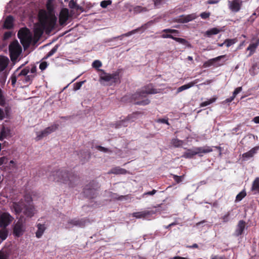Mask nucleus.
Listing matches in <instances>:
<instances>
[{
	"mask_svg": "<svg viewBox=\"0 0 259 259\" xmlns=\"http://www.w3.org/2000/svg\"><path fill=\"white\" fill-rule=\"evenodd\" d=\"M259 45V40L255 43L250 44L247 48V50L250 51L249 56H251L255 52L256 49Z\"/></svg>",
	"mask_w": 259,
	"mask_h": 259,
	"instance_id": "nucleus-32",
	"label": "nucleus"
},
{
	"mask_svg": "<svg viewBox=\"0 0 259 259\" xmlns=\"http://www.w3.org/2000/svg\"><path fill=\"white\" fill-rule=\"evenodd\" d=\"M156 122H158V123H165L167 125H169V123L168 121V119L159 118L157 120Z\"/></svg>",
	"mask_w": 259,
	"mask_h": 259,
	"instance_id": "nucleus-55",
	"label": "nucleus"
},
{
	"mask_svg": "<svg viewBox=\"0 0 259 259\" xmlns=\"http://www.w3.org/2000/svg\"><path fill=\"white\" fill-rule=\"evenodd\" d=\"M184 176H178L177 175H172V177L174 180L177 182V183H180L183 181Z\"/></svg>",
	"mask_w": 259,
	"mask_h": 259,
	"instance_id": "nucleus-48",
	"label": "nucleus"
},
{
	"mask_svg": "<svg viewBox=\"0 0 259 259\" xmlns=\"http://www.w3.org/2000/svg\"><path fill=\"white\" fill-rule=\"evenodd\" d=\"M245 227V222L243 220H240L239 221L237 226V228L235 231V235L239 236L242 235Z\"/></svg>",
	"mask_w": 259,
	"mask_h": 259,
	"instance_id": "nucleus-23",
	"label": "nucleus"
},
{
	"mask_svg": "<svg viewBox=\"0 0 259 259\" xmlns=\"http://www.w3.org/2000/svg\"><path fill=\"white\" fill-rule=\"evenodd\" d=\"M219 2V0H208L207 1V3L208 4H215Z\"/></svg>",
	"mask_w": 259,
	"mask_h": 259,
	"instance_id": "nucleus-63",
	"label": "nucleus"
},
{
	"mask_svg": "<svg viewBox=\"0 0 259 259\" xmlns=\"http://www.w3.org/2000/svg\"><path fill=\"white\" fill-rule=\"evenodd\" d=\"M9 63V59L5 57L0 58V72L3 71L7 67Z\"/></svg>",
	"mask_w": 259,
	"mask_h": 259,
	"instance_id": "nucleus-31",
	"label": "nucleus"
},
{
	"mask_svg": "<svg viewBox=\"0 0 259 259\" xmlns=\"http://www.w3.org/2000/svg\"><path fill=\"white\" fill-rule=\"evenodd\" d=\"M140 91L142 92V93L145 95L146 97L148 94H155L158 93L157 90L154 89L152 84H149L144 87Z\"/></svg>",
	"mask_w": 259,
	"mask_h": 259,
	"instance_id": "nucleus-18",
	"label": "nucleus"
},
{
	"mask_svg": "<svg viewBox=\"0 0 259 259\" xmlns=\"http://www.w3.org/2000/svg\"><path fill=\"white\" fill-rule=\"evenodd\" d=\"M252 121L255 123H259V116L254 117Z\"/></svg>",
	"mask_w": 259,
	"mask_h": 259,
	"instance_id": "nucleus-64",
	"label": "nucleus"
},
{
	"mask_svg": "<svg viewBox=\"0 0 259 259\" xmlns=\"http://www.w3.org/2000/svg\"><path fill=\"white\" fill-rule=\"evenodd\" d=\"M6 98L3 91L0 88V106L5 107L6 105Z\"/></svg>",
	"mask_w": 259,
	"mask_h": 259,
	"instance_id": "nucleus-35",
	"label": "nucleus"
},
{
	"mask_svg": "<svg viewBox=\"0 0 259 259\" xmlns=\"http://www.w3.org/2000/svg\"><path fill=\"white\" fill-rule=\"evenodd\" d=\"M80 161L82 163L87 162L91 157V152L89 150H81L78 154Z\"/></svg>",
	"mask_w": 259,
	"mask_h": 259,
	"instance_id": "nucleus-22",
	"label": "nucleus"
},
{
	"mask_svg": "<svg viewBox=\"0 0 259 259\" xmlns=\"http://www.w3.org/2000/svg\"><path fill=\"white\" fill-rule=\"evenodd\" d=\"M225 57V55L219 56L217 57L210 59L207 61H205L203 64V67L204 68L209 67L214 65L215 63L220 61L221 59Z\"/></svg>",
	"mask_w": 259,
	"mask_h": 259,
	"instance_id": "nucleus-21",
	"label": "nucleus"
},
{
	"mask_svg": "<svg viewBox=\"0 0 259 259\" xmlns=\"http://www.w3.org/2000/svg\"><path fill=\"white\" fill-rule=\"evenodd\" d=\"M13 206L17 214L23 212L25 215L30 218L34 215L33 206L30 204H26L24 201H20L18 202H14Z\"/></svg>",
	"mask_w": 259,
	"mask_h": 259,
	"instance_id": "nucleus-4",
	"label": "nucleus"
},
{
	"mask_svg": "<svg viewBox=\"0 0 259 259\" xmlns=\"http://www.w3.org/2000/svg\"><path fill=\"white\" fill-rule=\"evenodd\" d=\"M12 36V32L10 31L5 32L3 35V39L4 40H7Z\"/></svg>",
	"mask_w": 259,
	"mask_h": 259,
	"instance_id": "nucleus-49",
	"label": "nucleus"
},
{
	"mask_svg": "<svg viewBox=\"0 0 259 259\" xmlns=\"http://www.w3.org/2000/svg\"><path fill=\"white\" fill-rule=\"evenodd\" d=\"M236 42V40L235 39H226L224 44H225L227 47H229L231 45L234 44Z\"/></svg>",
	"mask_w": 259,
	"mask_h": 259,
	"instance_id": "nucleus-45",
	"label": "nucleus"
},
{
	"mask_svg": "<svg viewBox=\"0 0 259 259\" xmlns=\"http://www.w3.org/2000/svg\"><path fill=\"white\" fill-rule=\"evenodd\" d=\"M29 30L27 28L25 27L21 28L18 32V37L19 38L20 40H22V39H24L26 37H29Z\"/></svg>",
	"mask_w": 259,
	"mask_h": 259,
	"instance_id": "nucleus-27",
	"label": "nucleus"
},
{
	"mask_svg": "<svg viewBox=\"0 0 259 259\" xmlns=\"http://www.w3.org/2000/svg\"><path fill=\"white\" fill-rule=\"evenodd\" d=\"M14 19L11 15L8 16L4 22L3 27L5 29H11L14 27Z\"/></svg>",
	"mask_w": 259,
	"mask_h": 259,
	"instance_id": "nucleus-17",
	"label": "nucleus"
},
{
	"mask_svg": "<svg viewBox=\"0 0 259 259\" xmlns=\"http://www.w3.org/2000/svg\"><path fill=\"white\" fill-rule=\"evenodd\" d=\"M29 72V71L27 72L26 75H22L20 79H19V80L22 81L24 83H29L30 84L34 77V75H28Z\"/></svg>",
	"mask_w": 259,
	"mask_h": 259,
	"instance_id": "nucleus-28",
	"label": "nucleus"
},
{
	"mask_svg": "<svg viewBox=\"0 0 259 259\" xmlns=\"http://www.w3.org/2000/svg\"><path fill=\"white\" fill-rule=\"evenodd\" d=\"M142 28V27H139L137 29H135L134 30H133L131 31H129L126 33H124V34H122L121 36H120V37H123V36H129L133 34H135L136 33V32H139L141 29V28ZM118 37H119V36H118Z\"/></svg>",
	"mask_w": 259,
	"mask_h": 259,
	"instance_id": "nucleus-41",
	"label": "nucleus"
},
{
	"mask_svg": "<svg viewBox=\"0 0 259 259\" xmlns=\"http://www.w3.org/2000/svg\"><path fill=\"white\" fill-rule=\"evenodd\" d=\"M77 4L73 0H71L69 3V7L71 9L75 8Z\"/></svg>",
	"mask_w": 259,
	"mask_h": 259,
	"instance_id": "nucleus-58",
	"label": "nucleus"
},
{
	"mask_svg": "<svg viewBox=\"0 0 259 259\" xmlns=\"http://www.w3.org/2000/svg\"><path fill=\"white\" fill-rule=\"evenodd\" d=\"M131 102L138 105L145 106L148 105L150 101L144 94L140 90L133 94L131 97Z\"/></svg>",
	"mask_w": 259,
	"mask_h": 259,
	"instance_id": "nucleus-8",
	"label": "nucleus"
},
{
	"mask_svg": "<svg viewBox=\"0 0 259 259\" xmlns=\"http://www.w3.org/2000/svg\"><path fill=\"white\" fill-rule=\"evenodd\" d=\"M128 173V171L124 168H121L119 166H116L112 168L109 172L108 174H112L115 175H125Z\"/></svg>",
	"mask_w": 259,
	"mask_h": 259,
	"instance_id": "nucleus-26",
	"label": "nucleus"
},
{
	"mask_svg": "<svg viewBox=\"0 0 259 259\" xmlns=\"http://www.w3.org/2000/svg\"><path fill=\"white\" fill-rule=\"evenodd\" d=\"M113 195H114V196H113V198H115L119 200H122L124 198H125V197L127 196L121 195V196H119L118 197H117L116 196H117V195L116 194H113Z\"/></svg>",
	"mask_w": 259,
	"mask_h": 259,
	"instance_id": "nucleus-60",
	"label": "nucleus"
},
{
	"mask_svg": "<svg viewBox=\"0 0 259 259\" xmlns=\"http://www.w3.org/2000/svg\"><path fill=\"white\" fill-rule=\"evenodd\" d=\"M230 215V212H228L225 215L221 218L224 223H226L229 221Z\"/></svg>",
	"mask_w": 259,
	"mask_h": 259,
	"instance_id": "nucleus-51",
	"label": "nucleus"
},
{
	"mask_svg": "<svg viewBox=\"0 0 259 259\" xmlns=\"http://www.w3.org/2000/svg\"><path fill=\"white\" fill-rule=\"evenodd\" d=\"M59 47V45H56L52 50L47 54L46 58L50 57L52 55H53L55 53H56Z\"/></svg>",
	"mask_w": 259,
	"mask_h": 259,
	"instance_id": "nucleus-40",
	"label": "nucleus"
},
{
	"mask_svg": "<svg viewBox=\"0 0 259 259\" xmlns=\"http://www.w3.org/2000/svg\"><path fill=\"white\" fill-rule=\"evenodd\" d=\"M13 220V217L9 213L0 210V228H6Z\"/></svg>",
	"mask_w": 259,
	"mask_h": 259,
	"instance_id": "nucleus-11",
	"label": "nucleus"
},
{
	"mask_svg": "<svg viewBox=\"0 0 259 259\" xmlns=\"http://www.w3.org/2000/svg\"><path fill=\"white\" fill-rule=\"evenodd\" d=\"M258 147H255L250 150L249 151L244 153L242 154V158L244 160H247L253 156V155L256 153L258 150Z\"/></svg>",
	"mask_w": 259,
	"mask_h": 259,
	"instance_id": "nucleus-25",
	"label": "nucleus"
},
{
	"mask_svg": "<svg viewBox=\"0 0 259 259\" xmlns=\"http://www.w3.org/2000/svg\"><path fill=\"white\" fill-rule=\"evenodd\" d=\"M99 184L95 181H92L87 185L84 188V195L89 199L95 198L99 194Z\"/></svg>",
	"mask_w": 259,
	"mask_h": 259,
	"instance_id": "nucleus-6",
	"label": "nucleus"
},
{
	"mask_svg": "<svg viewBox=\"0 0 259 259\" xmlns=\"http://www.w3.org/2000/svg\"><path fill=\"white\" fill-rule=\"evenodd\" d=\"M29 71V68L27 67L20 71V68H18L11 76L12 85L15 87L17 79H20L22 75H26Z\"/></svg>",
	"mask_w": 259,
	"mask_h": 259,
	"instance_id": "nucleus-13",
	"label": "nucleus"
},
{
	"mask_svg": "<svg viewBox=\"0 0 259 259\" xmlns=\"http://www.w3.org/2000/svg\"><path fill=\"white\" fill-rule=\"evenodd\" d=\"M246 196V191L243 190L238 194L236 197L235 202H239L242 200Z\"/></svg>",
	"mask_w": 259,
	"mask_h": 259,
	"instance_id": "nucleus-34",
	"label": "nucleus"
},
{
	"mask_svg": "<svg viewBox=\"0 0 259 259\" xmlns=\"http://www.w3.org/2000/svg\"><path fill=\"white\" fill-rule=\"evenodd\" d=\"M37 230L36 232V237L38 238H40L44 234L46 227L44 224H38L37 225Z\"/></svg>",
	"mask_w": 259,
	"mask_h": 259,
	"instance_id": "nucleus-30",
	"label": "nucleus"
},
{
	"mask_svg": "<svg viewBox=\"0 0 259 259\" xmlns=\"http://www.w3.org/2000/svg\"><path fill=\"white\" fill-rule=\"evenodd\" d=\"M152 214V212L149 210H144L135 212L132 213V216L137 219L145 218Z\"/></svg>",
	"mask_w": 259,
	"mask_h": 259,
	"instance_id": "nucleus-24",
	"label": "nucleus"
},
{
	"mask_svg": "<svg viewBox=\"0 0 259 259\" xmlns=\"http://www.w3.org/2000/svg\"><path fill=\"white\" fill-rule=\"evenodd\" d=\"M48 65V64L47 62L44 61V62H41L40 64L39 67V69L42 71L46 69Z\"/></svg>",
	"mask_w": 259,
	"mask_h": 259,
	"instance_id": "nucleus-54",
	"label": "nucleus"
},
{
	"mask_svg": "<svg viewBox=\"0 0 259 259\" xmlns=\"http://www.w3.org/2000/svg\"><path fill=\"white\" fill-rule=\"evenodd\" d=\"M100 81H103L107 85L111 86L120 83L119 72L115 71L112 74L107 73L104 70L99 69Z\"/></svg>",
	"mask_w": 259,
	"mask_h": 259,
	"instance_id": "nucleus-3",
	"label": "nucleus"
},
{
	"mask_svg": "<svg viewBox=\"0 0 259 259\" xmlns=\"http://www.w3.org/2000/svg\"><path fill=\"white\" fill-rule=\"evenodd\" d=\"M156 190L153 189L151 191H148V192L144 193L143 194L142 196H143V197H144L145 195H153L154 194H155L156 193Z\"/></svg>",
	"mask_w": 259,
	"mask_h": 259,
	"instance_id": "nucleus-59",
	"label": "nucleus"
},
{
	"mask_svg": "<svg viewBox=\"0 0 259 259\" xmlns=\"http://www.w3.org/2000/svg\"><path fill=\"white\" fill-rule=\"evenodd\" d=\"M212 151V149L209 146L195 147L193 149H188L184 153L183 157L190 159L197 154H198L199 156H202L201 153H207Z\"/></svg>",
	"mask_w": 259,
	"mask_h": 259,
	"instance_id": "nucleus-7",
	"label": "nucleus"
},
{
	"mask_svg": "<svg viewBox=\"0 0 259 259\" xmlns=\"http://www.w3.org/2000/svg\"><path fill=\"white\" fill-rule=\"evenodd\" d=\"M210 259H227L224 255H219L212 254L210 256Z\"/></svg>",
	"mask_w": 259,
	"mask_h": 259,
	"instance_id": "nucleus-52",
	"label": "nucleus"
},
{
	"mask_svg": "<svg viewBox=\"0 0 259 259\" xmlns=\"http://www.w3.org/2000/svg\"><path fill=\"white\" fill-rule=\"evenodd\" d=\"M9 50L12 60H16L22 52V48L17 40L12 41L9 45Z\"/></svg>",
	"mask_w": 259,
	"mask_h": 259,
	"instance_id": "nucleus-9",
	"label": "nucleus"
},
{
	"mask_svg": "<svg viewBox=\"0 0 259 259\" xmlns=\"http://www.w3.org/2000/svg\"><path fill=\"white\" fill-rule=\"evenodd\" d=\"M38 18L39 23L36 24L34 32L39 35H41L45 30L48 32H51L54 29L57 21V18L54 15L48 14L46 10L42 9L39 10Z\"/></svg>",
	"mask_w": 259,
	"mask_h": 259,
	"instance_id": "nucleus-2",
	"label": "nucleus"
},
{
	"mask_svg": "<svg viewBox=\"0 0 259 259\" xmlns=\"http://www.w3.org/2000/svg\"><path fill=\"white\" fill-rule=\"evenodd\" d=\"M5 117L4 111L0 108V120H3Z\"/></svg>",
	"mask_w": 259,
	"mask_h": 259,
	"instance_id": "nucleus-62",
	"label": "nucleus"
},
{
	"mask_svg": "<svg viewBox=\"0 0 259 259\" xmlns=\"http://www.w3.org/2000/svg\"><path fill=\"white\" fill-rule=\"evenodd\" d=\"M162 32L164 33L161 35L162 38H171L177 42L186 46L189 48H191L192 47L191 44L186 39L182 38L176 37L172 35V34H178L179 33L178 30L168 28L163 29Z\"/></svg>",
	"mask_w": 259,
	"mask_h": 259,
	"instance_id": "nucleus-5",
	"label": "nucleus"
},
{
	"mask_svg": "<svg viewBox=\"0 0 259 259\" xmlns=\"http://www.w3.org/2000/svg\"><path fill=\"white\" fill-rule=\"evenodd\" d=\"M87 220L85 219H69L65 225V228L70 229L73 227L83 228L85 226Z\"/></svg>",
	"mask_w": 259,
	"mask_h": 259,
	"instance_id": "nucleus-10",
	"label": "nucleus"
},
{
	"mask_svg": "<svg viewBox=\"0 0 259 259\" xmlns=\"http://www.w3.org/2000/svg\"><path fill=\"white\" fill-rule=\"evenodd\" d=\"M20 42L24 47H27L30 45V38H29V37H27L26 38L22 39V40H20Z\"/></svg>",
	"mask_w": 259,
	"mask_h": 259,
	"instance_id": "nucleus-44",
	"label": "nucleus"
},
{
	"mask_svg": "<svg viewBox=\"0 0 259 259\" xmlns=\"http://www.w3.org/2000/svg\"><path fill=\"white\" fill-rule=\"evenodd\" d=\"M25 231L24 226L21 219H19L14 226L13 234L17 237L22 236Z\"/></svg>",
	"mask_w": 259,
	"mask_h": 259,
	"instance_id": "nucleus-14",
	"label": "nucleus"
},
{
	"mask_svg": "<svg viewBox=\"0 0 259 259\" xmlns=\"http://www.w3.org/2000/svg\"><path fill=\"white\" fill-rule=\"evenodd\" d=\"M49 179L55 182L67 185L71 188L74 187L79 182L78 176L65 168L53 170L49 176Z\"/></svg>",
	"mask_w": 259,
	"mask_h": 259,
	"instance_id": "nucleus-1",
	"label": "nucleus"
},
{
	"mask_svg": "<svg viewBox=\"0 0 259 259\" xmlns=\"http://www.w3.org/2000/svg\"><path fill=\"white\" fill-rule=\"evenodd\" d=\"M69 18V11L66 8H64L61 10L59 16V22L60 25L65 24L66 22Z\"/></svg>",
	"mask_w": 259,
	"mask_h": 259,
	"instance_id": "nucleus-16",
	"label": "nucleus"
},
{
	"mask_svg": "<svg viewBox=\"0 0 259 259\" xmlns=\"http://www.w3.org/2000/svg\"><path fill=\"white\" fill-rule=\"evenodd\" d=\"M252 190L257 191L259 192V178H256L253 182Z\"/></svg>",
	"mask_w": 259,
	"mask_h": 259,
	"instance_id": "nucleus-36",
	"label": "nucleus"
},
{
	"mask_svg": "<svg viewBox=\"0 0 259 259\" xmlns=\"http://www.w3.org/2000/svg\"><path fill=\"white\" fill-rule=\"evenodd\" d=\"M228 7L234 13L238 12L241 9L243 2L242 0L228 1Z\"/></svg>",
	"mask_w": 259,
	"mask_h": 259,
	"instance_id": "nucleus-15",
	"label": "nucleus"
},
{
	"mask_svg": "<svg viewBox=\"0 0 259 259\" xmlns=\"http://www.w3.org/2000/svg\"><path fill=\"white\" fill-rule=\"evenodd\" d=\"M58 124H53V125L49 126L43 131L38 132L37 133V137L36 138V140L37 141L40 140L42 139L44 137L47 136L50 134L56 131L59 127Z\"/></svg>",
	"mask_w": 259,
	"mask_h": 259,
	"instance_id": "nucleus-12",
	"label": "nucleus"
},
{
	"mask_svg": "<svg viewBox=\"0 0 259 259\" xmlns=\"http://www.w3.org/2000/svg\"><path fill=\"white\" fill-rule=\"evenodd\" d=\"M10 133V130L3 126L0 131V141H3L5 138H7Z\"/></svg>",
	"mask_w": 259,
	"mask_h": 259,
	"instance_id": "nucleus-29",
	"label": "nucleus"
},
{
	"mask_svg": "<svg viewBox=\"0 0 259 259\" xmlns=\"http://www.w3.org/2000/svg\"><path fill=\"white\" fill-rule=\"evenodd\" d=\"M139 112H135L133 113L131 115H129L128 116L126 117V118L122 120L119 121L116 127H119L120 126H127V125L126 124V123L128 121H133L134 120L133 119L134 117H135V115L139 114Z\"/></svg>",
	"mask_w": 259,
	"mask_h": 259,
	"instance_id": "nucleus-19",
	"label": "nucleus"
},
{
	"mask_svg": "<svg viewBox=\"0 0 259 259\" xmlns=\"http://www.w3.org/2000/svg\"><path fill=\"white\" fill-rule=\"evenodd\" d=\"M92 65L93 68L97 69L99 71V68L102 66V63L100 60H96L93 62Z\"/></svg>",
	"mask_w": 259,
	"mask_h": 259,
	"instance_id": "nucleus-43",
	"label": "nucleus"
},
{
	"mask_svg": "<svg viewBox=\"0 0 259 259\" xmlns=\"http://www.w3.org/2000/svg\"><path fill=\"white\" fill-rule=\"evenodd\" d=\"M193 87V83H191V82H189L187 84H184L183 85H182L180 87H179L178 89V92L179 93V92H181L185 90H187V89H188L189 88H190L191 87Z\"/></svg>",
	"mask_w": 259,
	"mask_h": 259,
	"instance_id": "nucleus-38",
	"label": "nucleus"
},
{
	"mask_svg": "<svg viewBox=\"0 0 259 259\" xmlns=\"http://www.w3.org/2000/svg\"><path fill=\"white\" fill-rule=\"evenodd\" d=\"M133 11L134 13L138 14L142 12H146L147 9L146 8H144L140 6H137L134 8Z\"/></svg>",
	"mask_w": 259,
	"mask_h": 259,
	"instance_id": "nucleus-39",
	"label": "nucleus"
},
{
	"mask_svg": "<svg viewBox=\"0 0 259 259\" xmlns=\"http://www.w3.org/2000/svg\"><path fill=\"white\" fill-rule=\"evenodd\" d=\"M183 141L182 140H179L178 139H174L171 141V144L175 147H180L183 144Z\"/></svg>",
	"mask_w": 259,
	"mask_h": 259,
	"instance_id": "nucleus-37",
	"label": "nucleus"
},
{
	"mask_svg": "<svg viewBox=\"0 0 259 259\" xmlns=\"http://www.w3.org/2000/svg\"><path fill=\"white\" fill-rule=\"evenodd\" d=\"M112 1L110 0L103 1L100 3V6L103 8H106L108 6L111 5Z\"/></svg>",
	"mask_w": 259,
	"mask_h": 259,
	"instance_id": "nucleus-47",
	"label": "nucleus"
},
{
	"mask_svg": "<svg viewBox=\"0 0 259 259\" xmlns=\"http://www.w3.org/2000/svg\"><path fill=\"white\" fill-rule=\"evenodd\" d=\"M210 13L209 12H203L201 13L200 17L203 19H206L210 16Z\"/></svg>",
	"mask_w": 259,
	"mask_h": 259,
	"instance_id": "nucleus-56",
	"label": "nucleus"
},
{
	"mask_svg": "<svg viewBox=\"0 0 259 259\" xmlns=\"http://www.w3.org/2000/svg\"><path fill=\"white\" fill-rule=\"evenodd\" d=\"M8 236V232L5 230H0V238L2 240H5Z\"/></svg>",
	"mask_w": 259,
	"mask_h": 259,
	"instance_id": "nucleus-46",
	"label": "nucleus"
},
{
	"mask_svg": "<svg viewBox=\"0 0 259 259\" xmlns=\"http://www.w3.org/2000/svg\"><path fill=\"white\" fill-rule=\"evenodd\" d=\"M83 83V81H80V82H76L75 84H74V88H73L74 90L77 91V90L80 89V88L82 86Z\"/></svg>",
	"mask_w": 259,
	"mask_h": 259,
	"instance_id": "nucleus-50",
	"label": "nucleus"
},
{
	"mask_svg": "<svg viewBox=\"0 0 259 259\" xmlns=\"http://www.w3.org/2000/svg\"><path fill=\"white\" fill-rule=\"evenodd\" d=\"M221 30L216 27L211 28L205 32V34L208 36L210 37L212 35H215L220 32Z\"/></svg>",
	"mask_w": 259,
	"mask_h": 259,
	"instance_id": "nucleus-33",
	"label": "nucleus"
},
{
	"mask_svg": "<svg viewBox=\"0 0 259 259\" xmlns=\"http://www.w3.org/2000/svg\"><path fill=\"white\" fill-rule=\"evenodd\" d=\"M242 91V87H238L236 89H235V90H234V91L233 92V96H234V97L235 98L236 95L239 93L241 91Z\"/></svg>",
	"mask_w": 259,
	"mask_h": 259,
	"instance_id": "nucleus-57",
	"label": "nucleus"
},
{
	"mask_svg": "<svg viewBox=\"0 0 259 259\" xmlns=\"http://www.w3.org/2000/svg\"><path fill=\"white\" fill-rule=\"evenodd\" d=\"M164 0H154V5L156 7H158L159 5H160L162 2Z\"/></svg>",
	"mask_w": 259,
	"mask_h": 259,
	"instance_id": "nucleus-61",
	"label": "nucleus"
},
{
	"mask_svg": "<svg viewBox=\"0 0 259 259\" xmlns=\"http://www.w3.org/2000/svg\"><path fill=\"white\" fill-rule=\"evenodd\" d=\"M216 98H212L210 99L208 101L203 102L200 104V107H205L208 105H210V104L216 101Z\"/></svg>",
	"mask_w": 259,
	"mask_h": 259,
	"instance_id": "nucleus-42",
	"label": "nucleus"
},
{
	"mask_svg": "<svg viewBox=\"0 0 259 259\" xmlns=\"http://www.w3.org/2000/svg\"><path fill=\"white\" fill-rule=\"evenodd\" d=\"M96 148L100 151H102V152H109V150H108V149L106 148H105L104 147H102L101 146H97L96 147Z\"/></svg>",
	"mask_w": 259,
	"mask_h": 259,
	"instance_id": "nucleus-53",
	"label": "nucleus"
},
{
	"mask_svg": "<svg viewBox=\"0 0 259 259\" xmlns=\"http://www.w3.org/2000/svg\"><path fill=\"white\" fill-rule=\"evenodd\" d=\"M197 16L193 13L187 15H181L179 17V21L181 23H187L195 19Z\"/></svg>",
	"mask_w": 259,
	"mask_h": 259,
	"instance_id": "nucleus-20",
	"label": "nucleus"
}]
</instances>
